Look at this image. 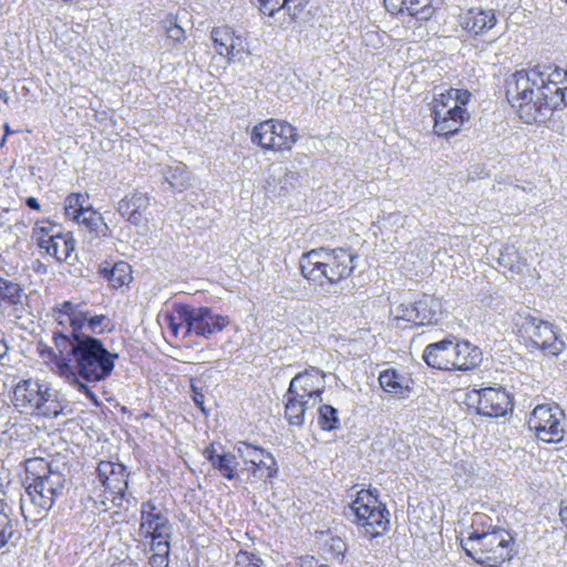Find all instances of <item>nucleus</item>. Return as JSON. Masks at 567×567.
<instances>
[{
    "mask_svg": "<svg viewBox=\"0 0 567 567\" xmlns=\"http://www.w3.org/2000/svg\"><path fill=\"white\" fill-rule=\"evenodd\" d=\"M112 324L111 320L104 316H90V312L86 311V319L84 331L89 334L103 333L104 331H111Z\"/></svg>",
    "mask_w": 567,
    "mask_h": 567,
    "instance_id": "nucleus-38",
    "label": "nucleus"
},
{
    "mask_svg": "<svg viewBox=\"0 0 567 567\" xmlns=\"http://www.w3.org/2000/svg\"><path fill=\"white\" fill-rule=\"evenodd\" d=\"M151 550L153 554H162L169 556L171 545L169 539L161 538V539H152Z\"/></svg>",
    "mask_w": 567,
    "mask_h": 567,
    "instance_id": "nucleus-52",
    "label": "nucleus"
},
{
    "mask_svg": "<svg viewBox=\"0 0 567 567\" xmlns=\"http://www.w3.org/2000/svg\"><path fill=\"white\" fill-rule=\"evenodd\" d=\"M434 118V132L440 136H452L460 131V127L470 118L466 109L461 105L447 104L444 101H437L432 109Z\"/></svg>",
    "mask_w": 567,
    "mask_h": 567,
    "instance_id": "nucleus-13",
    "label": "nucleus"
},
{
    "mask_svg": "<svg viewBox=\"0 0 567 567\" xmlns=\"http://www.w3.org/2000/svg\"><path fill=\"white\" fill-rule=\"evenodd\" d=\"M393 320L412 322L416 326V312L414 310V302H401L391 309Z\"/></svg>",
    "mask_w": 567,
    "mask_h": 567,
    "instance_id": "nucleus-41",
    "label": "nucleus"
},
{
    "mask_svg": "<svg viewBox=\"0 0 567 567\" xmlns=\"http://www.w3.org/2000/svg\"><path fill=\"white\" fill-rule=\"evenodd\" d=\"M318 423L323 431H333L340 427L338 410L329 404H322L318 409Z\"/></svg>",
    "mask_w": 567,
    "mask_h": 567,
    "instance_id": "nucleus-37",
    "label": "nucleus"
},
{
    "mask_svg": "<svg viewBox=\"0 0 567 567\" xmlns=\"http://www.w3.org/2000/svg\"><path fill=\"white\" fill-rule=\"evenodd\" d=\"M297 173L281 164H271L267 169L265 189L274 196H284L293 188Z\"/></svg>",
    "mask_w": 567,
    "mask_h": 567,
    "instance_id": "nucleus-20",
    "label": "nucleus"
},
{
    "mask_svg": "<svg viewBox=\"0 0 567 567\" xmlns=\"http://www.w3.org/2000/svg\"><path fill=\"white\" fill-rule=\"evenodd\" d=\"M212 466L228 481H233L238 477L236 472L238 466L237 456L233 453L226 452L219 454L218 457L214 460Z\"/></svg>",
    "mask_w": 567,
    "mask_h": 567,
    "instance_id": "nucleus-34",
    "label": "nucleus"
},
{
    "mask_svg": "<svg viewBox=\"0 0 567 567\" xmlns=\"http://www.w3.org/2000/svg\"><path fill=\"white\" fill-rule=\"evenodd\" d=\"M59 313L68 315L66 319L70 321V332L54 331L53 339L58 336H75L85 332L86 311H84L79 303L64 301L59 309Z\"/></svg>",
    "mask_w": 567,
    "mask_h": 567,
    "instance_id": "nucleus-25",
    "label": "nucleus"
},
{
    "mask_svg": "<svg viewBox=\"0 0 567 567\" xmlns=\"http://www.w3.org/2000/svg\"><path fill=\"white\" fill-rule=\"evenodd\" d=\"M235 451L246 465L243 472H248L255 480L266 482L277 475L278 467L275 457L262 447L246 442H238Z\"/></svg>",
    "mask_w": 567,
    "mask_h": 567,
    "instance_id": "nucleus-11",
    "label": "nucleus"
},
{
    "mask_svg": "<svg viewBox=\"0 0 567 567\" xmlns=\"http://www.w3.org/2000/svg\"><path fill=\"white\" fill-rule=\"evenodd\" d=\"M41 355L43 358L48 357L55 364L56 372L60 375V365H61L62 361H66L68 358H63V355H61V353L56 349V347L54 349L47 347L45 349L42 350Z\"/></svg>",
    "mask_w": 567,
    "mask_h": 567,
    "instance_id": "nucleus-49",
    "label": "nucleus"
},
{
    "mask_svg": "<svg viewBox=\"0 0 567 567\" xmlns=\"http://www.w3.org/2000/svg\"><path fill=\"white\" fill-rule=\"evenodd\" d=\"M441 0H406V13L419 22L429 21L440 7Z\"/></svg>",
    "mask_w": 567,
    "mask_h": 567,
    "instance_id": "nucleus-31",
    "label": "nucleus"
},
{
    "mask_svg": "<svg viewBox=\"0 0 567 567\" xmlns=\"http://www.w3.org/2000/svg\"><path fill=\"white\" fill-rule=\"evenodd\" d=\"M163 29L166 32V35L174 43H181L186 39L184 29L176 23V20L173 18L165 19L163 21Z\"/></svg>",
    "mask_w": 567,
    "mask_h": 567,
    "instance_id": "nucleus-43",
    "label": "nucleus"
},
{
    "mask_svg": "<svg viewBox=\"0 0 567 567\" xmlns=\"http://www.w3.org/2000/svg\"><path fill=\"white\" fill-rule=\"evenodd\" d=\"M513 536L503 528L474 530L461 540L466 555L482 566L497 567L512 558Z\"/></svg>",
    "mask_w": 567,
    "mask_h": 567,
    "instance_id": "nucleus-5",
    "label": "nucleus"
},
{
    "mask_svg": "<svg viewBox=\"0 0 567 567\" xmlns=\"http://www.w3.org/2000/svg\"><path fill=\"white\" fill-rule=\"evenodd\" d=\"M6 140H7V136H4V135H3L2 140H1V143H0V145H1V146H3V145H4Z\"/></svg>",
    "mask_w": 567,
    "mask_h": 567,
    "instance_id": "nucleus-64",
    "label": "nucleus"
},
{
    "mask_svg": "<svg viewBox=\"0 0 567 567\" xmlns=\"http://www.w3.org/2000/svg\"><path fill=\"white\" fill-rule=\"evenodd\" d=\"M497 262L512 274H519L526 266L525 260L519 256L514 246H506L499 251Z\"/></svg>",
    "mask_w": 567,
    "mask_h": 567,
    "instance_id": "nucleus-33",
    "label": "nucleus"
},
{
    "mask_svg": "<svg viewBox=\"0 0 567 567\" xmlns=\"http://www.w3.org/2000/svg\"><path fill=\"white\" fill-rule=\"evenodd\" d=\"M471 96V93L468 91H462L458 89H450L446 91V93H441L437 97V101H444L447 104L453 105H465Z\"/></svg>",
    "mask_w": 567,
    "mask_h": 567,
    "instance_id": "nucleus-42",
    "label": "nucleus"
},
{
    "mask_svg": "<svg viewBox=\"0 0 567 567\" xmlns=\"http://www.w3.org/2000/svg\"><path fill=\"white\" fill-rule=\"evenodd\" d=\"M165 320L167 321V326L175 337L178 336L181 329L185 330V323L181 321V319L178 318V313L176 312L175 309L174 315L167 316Z\"/></svg>",
    "mask_w": 567,
    "mask_h": 567,
    "instance_id": "nucleus-53",
    "label": "nucleus"
},
{
    "mask_svg": "<svg viewBox=\"0 0 567 567\" xmlns=\"http://www.w3.org/2000/svg\"><path fill=\"white\" fill-rule=\"evenodd\" d=\"M164 178L172 189L182 192L188 181V173L184 166H176L175 168H169L165 173Z\"/></svg>",
    "mask_w": 567,
    "mask_h": 567,
    "instance_id": "nucleus-39",
    "label": "nucleus"
},
{
    "mask_svg": "<svg viewBox=\"0 0 567 567\" xmlns=\"http://www.w3.org/2000/svg\"><path fill=\"white\" fill-rule=\"evenodd\" d=\"M13 404L22 412L55 419L63 413L58 393L39 380H21L13 389Z\"/></svg>",
    "mask_w": 567,
    "mask_h": 567,
    "instance_id": "nucleus-6",
    "label": "nucleus"
},
{
    "mask_svg": "<svg viewBox=\"0 0 567 567\" xmlns=\"http://www.w3.org/2000/svg\"><path fill=\"white\" fill-rule=\"evenodd\" d=\"M477 412L488 417H498L512 411L509 394L502 389L485 388L478 392Z\"/></svg>",
    "mask_w": 567,
    "mask_h": 567,
    "instance_id": "nucleus-16",
    "label": "nucleus"
},
{
    "mask_svg": "<svg viewBox=\"0 0 567 567\" xmlns=\"http://www.w3.org/2000/svg\"><path fill=\"white\" fill-rule=\"evenodd\" d=\"M542 68V80L543 84L539 91V99L543 100V104L548 109V117L550 116L553 111L556 109H551L549 105V97L553 95H560V89L564 83V79L567 76V68L561 69L558 66H546L540 65Z\"/></svg>",
    "mask_w": 567,
    "mask_h": 567,
    "instance_id": "nucleus-21",
    "label": "nucleus"
},
{
    "mask_svg": "<svg viewBox=\"0 0 567 567\" xmlns=\"http://www.w3.org/2000/svg\"><path fill=\"white\" fill-rule=\"evenodd\" d=\"M54 347L63 358H69L60 365V377L95 406H100L99 398L90 384L104 381L112 374L118 353L109 351L100 339L86 332L58 336L54 338Z\"/></svg>",
    "mask_w": 567,
    "mask_h": 567,
    "instance_id": "nucleus-1",
    "label": "nucleus"
},
{
    "mask_svg": "<svg viewBox=\"0 0 567 567\" xmlns=\"http://www.w3.org/2000/svg\"><path fill=\"white\" fill-rule=\"evenodd\" d=\"M307 3L308 0H285V7H287L288 13L292 19H297L300 16Z\"/></svg>",
    "mask_w": 567,
    "mask_h": 567,
    "instance_id": "nucleus-48",
    "label": "nucleus"
},
{
    "mask_svg": "<svg viewBox=\"0 0 567 567\" xmlns=\"http://www.w3.org/2000/svg\"><path fill=\"white\" fill-rule=\"evenodd\" d=\"M559 94L560 95H553L549 97V105H551V109L563 110L567 106V76L564 79Z\"/></svg>",
    "mask_w": 567,
    "mask_h": 567,
    "instance_id": "nucleus-47",
    "label": "nucleus"
},
{
    "mask_svg": "<svg viewBox=\"0 0 567 567\" xmlns=\"http://www.w3.org/2000/svg\"><path fill=\"white\" fill-rule=\"evenodd\" d=\"M96 472L105 489L114 495L113 502L116 499L123 501L128 489L130 473L126 466L122 463L101 461L97 464Z\"/></svg>",
    "mask_w": 567,
    "mask_h": 567,
    "instance_id": "nucleus-14",
    "label": "nucleus"
},
{
    "mask_svg": "<svg viewBox=\"0 0 567 567\" xmlns=\"http://www.w3.org/2000/svg\"><path fill=\"white\" fill-rule=\"evenodd\" d=\"M219 454L216 453V450L213 444L207 446L204 451V456L213 464L214 460L218 457Z\"/></svg>",
    "mask_w": 567,
    "mask_h": 567,
    "instance_id": "nucleus-60",
    "label": "nucleus"
},
{
    "mask_svg": "<svg viewBox=\"0 0 567 567\" xmlns=\"http://www.w3.org/2000/svg\"><path fill=\"white\" fill-rule=\"evenodd\" d=\"M150 205V198L146 194L141 192H133L126 195L117 203V212L122 217L126 218L132 225L138 226L144 220V212Z\"/></svg>",
    "mask_w": 567,
    "mask_h": 567,
    "instance_id": "nucleus-22",
    "label": "nucleus"
},
{
    "mask_svg": "<svg viewBox=\"0 0 567 567\" xmlns=\"http://www.w3.org/2000/svg\"><path fill=\"white\" fill-rule=\"evenodd\" d=\"M175 310L181 321L185 323L184 337L195 334L208 339L229 324L227 317L215 313L208 307L176 305Z\"/></svg>",
    "mask_w": 567,
    "mask_h": 567,
    "instance_id": "nucleus-9",
    "label": "nucleus"
},
{
    "mask_svg": "<svg viewBox=\"0 0 567 567\" xmlns=\"http://www.w3.org/2000/svg\"><path fill=\"white\" fill-rule=\"evenodd\" d=\"M379 383L385 392L400 398L408 396L410 392L409 380L393 369L382 371L379 375Z\"/></svg>",
    "mask_w": 567,
    "mask_h": 567,
    "instance_id": "nucleus-27",
    "label": "nucleus"
},
{
    "mask_svg": "<svg viewBox=\"0 0 567 567\" xmlns=\"http://www.w3.org/2000/svg\"><path fill=\"white\" fill-rule=\"evenodd\" d=\"M497 23L494 10L471 8L460 16V25L471 35H483Z\"/></svg>",
    "mask_w": 567,
    "mask_h": 567,
    "instance_id": "nucleus-19",
    "label": "nucleus"
},
{
    "mask_svg": "<svg viewBox=\"0 0 567 567\" xmlns=\"http://www.w3.org/2000/svg\"><path fill=\"white\" fill-rule=\"evenodd\" d=\"M383 3L391 14L406 13V0H383Z\"/></svg>",
    "mask_w": 567,
    "mask_h": 567,
    "instance_id": "nucleus-50",
    "label": "nucleus"
},
{
    "mask_svg": "<svg viewBox=\"0 0 567 567\" xmlns=\"http://www.w3.org/2000/svg\"><path fill=\"white\" fill-rule=\"evenodd\" d=\"M9 346L3 332L0 331V360L3 359L9 352Z\"/></svg>",
    "mask_w": 567,
    "mask_h": 567,
    "instance_id": "nucleus-57",
    "label": "nucleus"
},
{
    "mask_svg": "<svg viewBox=\"0 0 567 567\" xmlns=\"http://www.w3.org/2000/svg\"><path fill=\"white\" fill-rule=\"evenodd\" d=\"M440 309L441 305L439 300L431 296H424L422 299L414 301L416 326H426L436 322Z\"/></svg>",
    "mask_w": 567,
    "mask_h": 567,
    "instance_id": "nucleus-28",
    "label": "nucleus"
},
{
    "mask_svg": "<svg viewBox=\"0 0 567 567\" xmlns=\"http://www.w3.org/2000/svg\"><path fill=\"white\" fill-rule=\"evenodd\" d=\"M323 374L317 368H311L305 372L298 373L292 378L289 384V393L297 394L299 398L312 401L311 405L322 401L323 389L320 386Z\"/></svg>",
    "mask_w": 567,
    "mask_h": 567,
    "instance_id": "nucleus-15",
    "label": "nucleus"
},
{
    "mask_svg": "<svg viewBox=\"0 0 567 567\" xmlns=\"http://www.w3.org/2000/svg\"><path fill=\"white\" fill-rule=\"evenodd\" d=\"M331 548L338 554L342 555L346 550V545L340 538L332 539Z\"/></svg>",
    "mask_w": 567,
    "mask_h": 567,
    "instance_id": "nucleus-59",
    "label": "nucleus"
},
{
    "mask_svg": "<svg viewBox=\"0 0 567 567\" xmlns=\"http://www.w3.org/2000/svg\"><path fill=\"white\" fill-rule=\"evenodd\" d=\"M285 417L289 425L301 427L305 424L306 410L309 408L311 401L299 398L297 394H290L289 391L285 394Z\"/></svg>",
    "mask_w": 567,
    "mask_h": 567,
    "instance_id": "nucleus-26",
    "label": "nucleus"
},
{
    "mask_svg": "<svg viewBox=\"0 0 567 567\" xmlns=\"http://www.w3.org/2000/svg\"><path fill=\"white\" fill-rule=\"evenodd\" d=\"M297 141L296 127L286 121L266 120L256 125L251 131V142L259 145L262 150H290Z\"/></svg>",
    "mask_w": 567,
    "mask_h": 567,
    "instance_id": "nucleus-10",
    "label": "nucleus"
},
{
    "mask_svg": "<svg viewBox=\"0 0 567 567\" xmlns=\"http://www.w3.org/2000/svg\"><path fill=\"white\" fill-rule=\"evenodd\" d=\"M34 236L37 237V243L39 244V238L48 239L52 235H59L61 231L58 225H53L47 221L44 225H38V227L33 230Z\"/></svg>",
    "mask_w": 567,
    "mask_h": 567,
    "instance_id": "nucleus-46",
    "label": "nucleus"
},
{
    "mask_svg": "<svg viewBox=\"0 0 567 567\" xmlns=\"http://www.w3.org/2000/svg\"><path fill=\"white\" fill-rule=\"evenodd\" d=\"M454 341L455 337L450 336L444 340L427 344L422 355L425 363L437 370H453Z\"/></svg>",
    "mask_w": 567,
    "mask_h": 567,
    "instance_id": "nucleus-18",
    "label": "nucleus"
},
{
    "mask_svg": "<svg viewBox=\"0 0 567 567\" xmlns=\"http://www.w3.org/2000/svg\"><path fill=\"white\" fill-rule=\"evenodd\" d=\"M79 225L84 226L95 237H105L109 233V226L103 221L100 214L92 209H85L81 214V218L75 220Z\"/></svg>",
    "mask_w": 567,
    "mask_h": 567,
    "instance_id": "nucleus-32",
    "label": "nucleus"
},
{
    "mask_svg": "<svg viewBox=\"0 0 567 567\" xmlns=\"http://www.w3.org/2000/svg\"><path fill=\"white\" fill-rule=\"evenodd\" d=\"M516 326L527 336L533 347L540 349L546 354L558 355L566 343L555 327L548 321L534 317L529 311L518 313Z\"/></svg>",
    "mask_w": 567,
    "mask_h": 567,
    "instance_id": "nucleus-8",
    "label": "nucleus"
},
{
    "mask_svg": "<svg viewBox=\"0 0 567 567\" xmlns=\"http://www.w3.org/2000/svg\"><path fill=\"white\" fill-rule=\"evenodd\" d=\"M358 256L344 248H317L302 254L299 268L309 281L321 287L333 286L348 278L354 269Z\"/></svg>",
    "mask_w": 567,
    "mask_h": 567,
    "instance_id": "nucleus-3",
    "label": "nucleus"
},
{
    "mask_svg": "<svg viewBox=\"0 0 567 567\" xmlns=\"http://www.w3.org/2000/svg\"><path fill=\"white\" fill-rule=\"evenodd\" d=\"M68 315L59 313L56 316L58 326L61 327V329H56L55 331H64L70 332V321L66 319Z\"/></svg>",
    "mask_w": 567,
    "mask_h": 567,
    "instance_id": "nucleus-56",
    "label": "nucleus"
},
{
    "mask_svg": "<svg viewBox=\"0 0 567 567\" xmlns=\"http://www.w3.org/2000/svg\"><path fill=\"white\" fill-rule=\"evenodd\" d=\"M318 561L312 556H305L300 558V567H319Z\"/></svg>",
    "mask_w": 567,
    "mask_h": 567,
    "instance_id": "nucleus-58",
    "label": "nucleus"
},
{
    "mask_svg": "<svg viewBox=\"0 0 567 567\" xmlns=\"http://www.w3.org/2000/svg\"><path fill=\"white\" fill-rule=\"evenodd\" d=\"M0 99L4 100L6 103H8L9 96L6 91L0 89Z\"/></svg>",
    "mask_w": 567,
    "mask_h": 567,
    "instance_id": "nucleus-62",
    "label": "nucleus"
},
{
    "mask_svg": "<svg viewBox=\"0 0 567 567\" xmlns=\"http://www.w3.org/2000/svg\"><path fill=\"white\" fill-rule=\"evenodd\" d=\"M140 528L145 529V537L151 539H169L173 532V526L164 514H156V516L141 522Z\"/></svg>",
    "mask_w": 567,
    "mask_h": 567,
    "instance_id": "nucleus-29",
    "label": "nucleus"
},
{
    "mask_svg": "<svg viewBox=\"0 0 567 567\" xmlns=\"http://www.w3.org/2000/svg\"><path fill=\"white\" fill-rule=\"evenodd\" d=\"M131 266L125 261H118L111 267H101L100 274L105 278L114 288H120L127 285L131 279Z\"/></svg>",
    "mask_w": 567,
    "mask_h": 567,
    "instance_id": "nucleus-30",
    "label": "nucleus"
},
{
    "mask_svg": "<svg viewBox=\"0 0 567 567\" xmlns=\"http://www.w3.org/2000/svg\"><path fill=\"white\" fill-rule=\"evenodd\" d=\"M25 205L30 208V209H34V210H39L40 209V204L38 202V199L35 197H28L25 199Z\"/></svg>",
    "mask_w": 567,
    "mask_h": 567,
    "instance_id": "nucleus-61",
    "label": "nucleus"
},
{
    "mask_svg": "<svg viewBox=\"0 0 567 567\" xmlns=\"http://www.w3.org/2000/svg\"><path fill=\"white\" fill-rule=\"evenodd\" d=\"M377 493V489H361L355 499L344 508V516L372 537L384 534L390 524V513L378 499Z\"/></svg>",
    "mask_w": 567,
    "mask_h": 567,
    "instance_id": "nucleus-7",
    "label": "nucleus"
},
{
    "mask_svg": "<svg viewBox=\"0 0 567 567\" xmlns=\"http://www.w3.org/2000/svg\"><path fill=\"white\" fill-rule=\"evenodd\" d=\"M192 399L196 406L200 409L204 415H208V411L205 408V395L202 392L199 388H197L195 384H192Z\"/></svg>",
    "mask_w": 567,
    "mask_h": 567,
    "instance_id": "nucleus-54",
    "label": "nucleus"
},
{
    "mask_svg": "<svg viewBox=\"0 0 567 567\" xmlns=\"http://www.w3.org/2000/svg\"><path fill=\"white\" fill-rule=\"evenodd\" d=\"M563 416L564 413L557 405H537L529 416L528 426L535 432L538 440L547 443L560 442L564 436L560 423Z\"/></svg>",
    "mask_w": 567,
    "mask_h": 567,
    "instance_id": "nucleus-12",
    "label": "nucleus"
},
{
    "mask_svg": "<svg viewBox=\"0 0 567 567\" xmlns=\"http://www.w3.org/2000/svg\"><path fill=\"white\" fill-rule=\"evenodd\" d=\"M22 288L19 284L0 278V306H16L22 302Z\"/></svg>",
    "mask_w": 567,
    "mask_h": 567,
    "instance_id": "nucleus-35",
    "label": "nucleus"
},
{
    "mask_svg": "<svg viewBox=\"0 0 567 567\" xmlns=\"http://www.w3.org/2000/svg\"><path fill=\"white\" fill-rule=\"evenodd\" d=\"M454 347L453 370L470 371L481 364L483 354L478 347L465 340L458 341L456 338Z\"/></svg>",
    "mask_w": 567,
    "mask_h": 567,
    "instance_id": "nucleus-23",
    "label": "nucleus"
},
{
    "mask_svg": "<svg viewBox=\"0 0 567 567\" xmlns=\"http://www.w3.org/2000/svg\"><path fill=\"white\" fill-rule=\"evenodd\" d=\"M65 476L59 471L49 470L37 476L21 496L20 508L25 520L39 523L45 518L55 498L62 494Z\"/></svg>",
    "mask_w": 567,
    "mask_h": 567,
    "instance_id": "nucleus-4",
    "label": "nucleus"
},
{
    "mask_svg": "<svg viewBox=\"0 0 567 567\" xmlns=\"http://www.w3.org/2000/svg\"><path fill=\"white\" fill-rule=\"evenodd\" d=\"M262 560L257 555L240 550L236 555L235 567H261Z\"/></svg>",
    "mask_w": 567,
    "mask_h": 567,
    "instance_id": "nucleus-45",
    "label": "nucleus"
},
{
    "mask_svg": "<svg viewBox=\"0 0 567 567\" xmlns=\"http://www.w3.org/2000/svg\"><path fill=\"white\" fill-rule=\"evenodd\" d=\"M542 84L540 65L516 71L505 80L506 99L527 124L543 123L548 118V109L539 99Z\"/></svg>",
    "mask_w": 567,
    "mask_h": 567,
    "instance_id": "nucleus-2",
    "label": "nucleus"
},
{
    "mask_svg": "<svg viewBox=\"0 0 567 567\" xmlns=\"http://www.w3.org/2000/svg\"><path fill=\"white\" fill-rule=\"evenodd\" d=\"M8 511V504L4 499L0 498V549L8 545L16 534L13 519Z\"/></svg>",
    "mask_w": 567,
    "mask_h": 567,
    "instance_id": "nucleus-36",
    "label": "nucleus"
},
{
    "mask_svg": "<svg viewBox=\"0 0 567 567\" xmlns=\"http://www.w3.org/2000/svg\"><path fill=\"white\" fill-rule=\"evenodd\" d=\"M210 38L219 55L229 60L241 59L245 52V43L240 35L228 25L216 27L210 32Z\"/></svg>",
    "mask_w": 567,
    "mask_h": 567,
    "instance_id": "nucleus-17",
    "label": "nucleus"
},
{
    "mask_svg": "<svg viewBox=\"0 0 567 567\" xmlns=\"http://www.w3.org/2000/svg\"><path fill=\"white\" fill-rule=\"evenodd\" d=\"M156 514H163L162 511L157 508L153 501L144 502L141 506V522H144L151 516H156Z\"/></svg>",
    "mask_w": 567,
    "mask_h": 567,
    "instance_id": "nucleus-51",
    "label": "nucleus"
},
{
    "mask_svg": "<svg viewBox=\"0 0 567 567\" xmlns=\"http://www.w3.org/2000/svg\"><path fill=\"white\" fill-rule=\"evenodd\" d=\"M74 239L70 233L52 235L48 239L39 238V247L58 261H68L74 251Z\"/></svg>",
    "mask_w": 567,
    "mask_h": 567,
    "instance_id": "nucleus-24",
    "label": "nucleus"
},
{
    "mask_svg": "<svg viewBox=\"0 0 567 567\" xmlns=\"http://www.w3.org/2000/svg\"><path fill=\"white\" fill-rule=\"evenodd\" d=\"M252 2L264 14L269 17L285 8V0H252Z\"/></svg>",
    "mask_w": 567,
    "mask_h": 567,
    "instance_id": "nucleus-44",
    "label": "nucleus"
},
{
    "mask_svg": "<svg viewBox=\"0 0 567 567\" xmlns=\"http://www.w3.org/2000/svg\"><path fill=\"white\" fill-rule=\"evenodd\" d=\"M83 204H84V199H83L82 195L74 194V193L70 194L65 198V205H64L65 215L69 218H72L74 220H76L78 218H81V214L86 209V208H84Z\"/></svg>",
    "mask_w": 567,
    "mask_h": 567,
    "instance_id": "nucleus-40",
    "label": "nucleus"
},
{
    "mask_svg": "<svg viewBox=\"0 0 567 567\" xmlns=\"http://www.w3.org/2000/svg\"><path fill=\"white\" fill-rule=\"evenodd\" d=\"M169 556L162 554H153L150 557V565L152 567H168Z\"/></svg>",
    "mask_w": 567,
    "mask_h": 567,
    "instance_id": "nucleus-55",
    "label": "nucleus"
},
{
    "mask_svg": "<svg viewBox=\"0 0 567 567\" xmlns=\"http://www.w3.org/2000/svg\"><path fill=\"white\" fill-rule=\"evenodd\" d=\"M13 134V131L10 128V126L8 124L4 125V136H9Z\"/></svg>",
    "mask_w": 567,
    "mask_h": 567,
    "instance_id": "nucleus-63",
    "label": "nucleus"
}]
</instances>
